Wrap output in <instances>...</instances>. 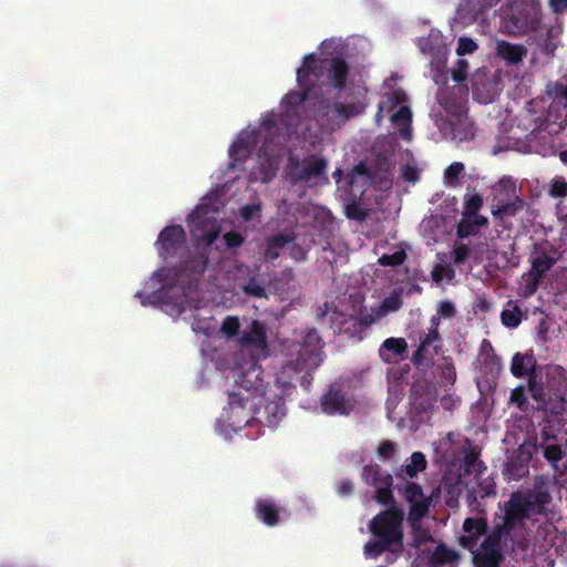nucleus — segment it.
I'll return each mask as SVG.
<instances>
[{"label": "nucleus", "instance_id": "45", "mask_svg": "<svg viewBox=\"0 0 567 567\" xmlns=\"http://www.w3.org/2000/svg\"><path fill=\"white\" fill-rule=\"evenodd\" d=\"M432 79L435 82V84L440 85L441 87H447V70L445 69L444 64L440 61L437 63L432 62Z\"/></svg>", "mask_w": 567, "mask_h": 567}, {"label": "nucleus", "instance_id": "26", "mask_svg": "<svg viewBox=\"0 0 567 567\" xmlns=\"http://www.w3.org/2000/svg\"><path fill=\"white\" fill-rule=\"evenodd\" d=\"M362 480L367 485L379 487L393 486L392 475L383 471L378 464L365 465L362 470Z\"/></svg>", "mask_w": 567, "mask_h": 567}, {"label": "nucleus", "instance_id": "63", "mask_svg": "<svg viewBox=\"0 0 567 567\" xmlns=\"http://www.w3.org/2000/svg\"><path fill=\"white\" fill-rule=\"evenodd\" d=\"M528 277L530 280L527 282L525 287L526 296L535 293L538 289L539 281L542 280V278H538L537 275H528Z\"/></svg>", "mask_w": 567, "mask_h": 567}, {"label": "nucleus", "instance_id": "30", "mask_svg": "<svg viewBox=\"0 0 567 567\" xmlns=\"http://www.w3.org/2000/svg\"><path fill=\"white\" fill-rule=\"evenodd\" d=\"M322 64L323 62L317 59L315 54L306 55L303 59V65L297 70V80L299 84L307 82L310 75L319 78L324 69Z\"/></svg>", "mask_w": 567, "mask_h": 567}, {"label": "nucleus", "instance_id": "19", "mask_svg": "<svg viewBox=\"0 0 567 567\" xmlns=\"http://www.w3.org/2000/svg\"><path fill=\"white\" fill-rule=\"evenodd\" d=\"M442 349V338L440 333L427 332L421 338L417 349L412 355L415 365L430 367L433 364L434 358L439 355Z\"/></svg>", "mask_w": 567, "mask_h": 567}, {"label": "nucleus", "instance_id": "41", "mask_svg": "<svg viewBox=\"0 0 567 567\" xmlns=\"http://www.w3.org/2000/svg\"><path fill=\"white\" fill-rule=\"evenodd\" d=\"M393 486H383L375 489L374 499L382 506H386V508L396 506L395 498L392 491Z\"/></svg>", "mask_w": 567, "mask_h": 567}, {"label": "nucleus", "instance_id": "56", "mask_svg": "<svg viewBox=\"0 0 567 567\" xmlns=\"http://www.w3.org/2000/svg\"><path fill=\"white\" fill-rule=\"evenodd\" d=\"M550 194L554 197H566L567 196V182L565 179H556L553 182L550 187Z\"/></svg>", "mask_w": 567, "mask_h": 567}, {"label": "nucleus", "instance_id": "46", "mask_svg": "<svg viewBox=\"0 0 567 567\" xmlns=\"http://www.w3.org/2000/svg\"><path fill=\"white\" fill-rule=\"evenodd\" d=\"M412 113L409 106H400L399 110L392 114L391 121L394 124L410 126Z\"/></svg>", "mask_w": 567, "mask_h": 567}, {"label": "nucleus", "instance_id": "29", "mask_svg": "<svg viewBox=\"0 0 567 567\" xmlns=\"http://www.w3.org/2000/svg\"><path fill=\"white\" fill-rule=\"evenodd\" d=\"M426 458L422 452H413L410 456V463L401 466L395 472V476L399 480L414 478L426 468Z\"/></svg>", "mask_w": 567, "mask_h": 567}, {"label": "nucleus", "instance_id": "60", "mask_svg": "<svg viewBox=\"0 0 567 567\" xmlns=\"http://www.w3.org/2000/svg\"><path fill=\"white\" fill-rule=\"evenodd\" d=\"M464 463L467 467L477 471L482 466V462L478 460V454L474 451L466 453Z\"/></svg>", "mask_w": 567, "mask_h": 567}, {"label": "nucleus", "instance_id": "43", "mask_svg": "<svg viewBox=\"0 0 567 567\" xmlns=\"http://www.w3.org/2000/svg\"><path fill=\"white\" fill-rule=\"evenodd\" d=\"M406 259V254L403 249L401 250H398L393 254H384L382 255L378 262L383 266V267H395V266H400L404 262V260Z\"/></svg>", "mask_w": 567, "mask_h": 567}, {"label": "nucleus", "instance_id": "64", "mask_svg": "<svg viewBox=\"0 0 567 567\" xmlns=\"http://www.w3.org/2000/svg\"><path fill=\"white\" fill-rule=\"evenodd\" d=\"M549 2L555 13L567 12V0H549Z\"/></svg>", "mask_w": 567, "mask_h": 567}, {"label": "nucleus", "instance_id": "2", "mask_svg": "<svg viewBox=\"0 0 567 567\" xmlns=\"http://www.w3.org/2000/svg\"><path fill=\"white\" fill-rule=\"evenodd\" d=\"M322 340L316 329L306 331L301 341H293L287 353V361L276 373V383L284 393H289L299 383L309 390L313 371L322 363Z\"/></svg>", "mask_w": 567, "mask_h": 567}, {"label": "nucleus", "instance_id": "20", "mask_svg": "<svg viewBox=\"0 0 567 567\" xmlns=\"http://www.w3.org/2000/svg\"><path fill=\"white\" fill-rule=\"evenodd\" d=\"M467 93L464 86L440 87L436 93L437 103L452 115H460L463 111L462 97Z\"/></svg>", "mask_w": 567, "mask_h": 567}, {"label": "nucleus", "instance_id": "1", "mask_svg": "<svg viewBox=\"0 0 567 567\" xmlns=\"http://www.w3.org/2000/svg\"><path fill=\"white\" fill-rule=\"evenodd\" d=\"M550 501L551 496L545 485L513 492L502 506V523L492 532L505 538V543L525 548L527 520L537 522L538 516H546Z\"/></svg>", "mask_w": 567, "mask_h": 567}, {"label": "nucleus", "instance_id": "18", "mask_svg": "<svg viewBox=\"0 0 567 567\" xmlns=\"http://www.w3.org/2000/svg\"><path fill=\"white\" fill-rule=\"evenodd\" d=\"M320 406L322 412L328 415H347L350 411V405L340 384L333 383L320 398Z\"/></svg>", "mask_w": 567, "mask_h": 567}, {"label": "nucleus", "instance_id": "37", "mask_svg": "<svg viewBox=\"0 0 567 567\" xmlns=\"http://www.w3.org/2000/svg\"><path fill=\"white\" fill-rule=\"evenodd\" d=\"M483 206V197L480 194L466 195L462 215L465 217L481 216L478 210Z\"/></svg>", "mask_w": 567, "mask_h": 567}, {"label": "nucleus", "instance_id": "57", "mask_svg": "<svg viewBox=\"0 0 567 567\" xmlns=\"http://www.w3.org/2000/svg\"><path fill=\"white\" fill-rule=\"evenodd\" d=\"M464 169V165L461 162H453L445 169V178L450 182L453 179H457L462 171Z\"/></svg>", "mask_w": 567, "mask_h": 567}, {"label": "nucleus", "instance_id": "13", "mask_svg": "<svg viewBox=\"0 0 567 567\" xmlns=\"http://www.w3.org/2000/svg\"><path fill=\"white\" fill-rule=\"evenodd\" d=\"M327 166L328 162L324 157L310 155L301 164L297 163L296 169L291 172V178L296 183H310L312 181L328 183Z\"/></svg>", "mask_w": 567, "mask_h": 567}, {"label": "nucleus", "instance_id": "44", "mask_svg": "<svg viewBox=\"0 0 567 567\" xmlns=\"http://www.w3.org/2000/svg\"><path fill=\"white\" fill-rule=\"evenodd\" d=\"M240 329V322L238 317L227 316L220 327V331L227 338L236 337Z\"/></svg>", "mask_w": 567, "mask_h": 567}, {"label": "nucleus", "instance_id": "40", "mask_svg": "<svg viewBox=\"0 0 567 567\" xmlns=\"http://www.w3.org/2000/svg\"><path fill=\"white\" fill-rule=\"evenodd\" d=\"M245 295L255 297V298H266L267 292L265 286L257 280L256 277H251L248 279L246 284L241 287Z\"/></svg>", "mask_w": 567, "mask_h": 567}, {"label": "nucleus", "instance_id": "58", "mask_svg": "<svg viewBox=\"0 0 567 567\" xmlns=\"http://www.w3.org/2000/svg\"><path fill=\"white\" fill-rule=\"evenodd\" d=\"M259 212V204H249L240 208V216L244 220H251Z\"/></svg>", "mask_w": 567, "mask_h": 567}, {"label": "nucleus", "instance_id": "34", "mask_svg": "<svg viewBox=\"0 0 567 567\" xmlns=\"http://www.w3.org/2000/svg\"><path fill=\"white\" fill-rule=\"evenodd\" d=\"M261 413L260 410L257 414ZM266 422L269 426L275 425L285 415V401L281 396L276 395V400L267 403L262 410Z\"/></svg>", "mask_w": 567, "mask_h": 567}, {"label": "nucleus", "instance_id": "38", "mask_svg": "<svg viewBox=\"0 0 567 567\" xmlns=\"http://www.w3.org/2000/svg\"><path fill=\"white\" fill-rule=\"evenodd\" d=\"M250 143L244 138H239L229 147V155L235 161H244L250 155Z\"/></svg>", "mask_w": 567, "mask_h": 567}, {"label": "nucleus", "instance_id": "3", "mask_svg": "<svg viewBox=\"0 0 567 567\" xmlns=\"http://www.w3.org/2000/svg\"><path fill=\"white\" fill-rule=\"evenodd\" d=\"M403 522L404 511L399 506L380 511L368 524L372 538L364 544V556L377 559L384 553L401 555L404 548Z\"/></svg>", "mask_w": 567, "mask_h": 567}, {"label": "nucleus", "instance_id": "7", "mask_svg": "<svg viewBox=\"0 0 567 567\" xmlns=\"http://www.w3.org/2000/svg\"><path fill=\"white\" fill-rule=\"evenodd\" d=\"M560 431L557 427L542 426L540 441L537 444V450L542 452L544 458L555 471L559 470L558 462L564 458L567 451V440L558 436Z\"/></svg>", "mask_w": 567, "mask_h": 567}, {"label": "nucleus", "instance_id": "14", "mask_svg": "<svg viewBox=\"0 0 567 567\" xmlns=\"http://www.w3.org/2000/svg\"><path fill=\"white\" fill-rule=\"evenodd\" d=\"M540 386L545 395H566L567 378L564 368L555 364H547L540 368Z\"/></svg>", "mask_w": 567, "mask_h": 567}, {"label": "nucleus", "instance_id": "35", "mask_svg": "<svg viewBox=\"0 0 567 567\" xmlns=\"http://www.w3.org/2000/svg\"><path fill=\"white\" fill-rule=\"evenodd\" d=\"M524 313L520 307L514 302L508 301L506 308H504L501 312V321L507 328H517L522 320Z\"/></svg>", "mask_w": 567, "mask_h": 567}, {"label": "nucleus", "instance_id": "22", "mask_svg": "<svg viewBox=\"0 0 567 567\" xmlns=\"http://www.w3.org/2000/svg\"><path fill=\"white\" fill-rule=\"evenodd\" d=\"M240 344L243 347H252L259 350H266L267 332L266 327L258 320H252L248 329H246L240 337Z\"/></svg>", "mask_w": 567, "mask_h": 567}, {"label": "nucleus", "instance_id": "52", "mask_svg": "<svg viewBox=\"0 0 567 567\" xmlns=\"http://www.w3.org/2000/svg\"><path fill=\"white\" fill-rule=\"evenodd\" d=\"M477 48L476 42L471 38H460L456 52L458 55L472 54Z\"/></svg>", "mask_w": 567, "mask_h": 567}, {"label": "nucleus", "instance_id": "10", "mask_svg": "<svg viewBox=\"0 0 567 567\" xmlns=\"http://www.w3.org/2000/svg\"><path fill=\"white\" fill-rule=\"evenodd\" d=\"M543 388L539 386V396L533 399L538 411L545 412L546 416L540 424L542 426H551L553 429L561 430L566 424L563 415L566 409V395H545Z\"/></svg>", "mask_w": 567, "mask_h": 567}, {"label": "nucleus", "instance_id": "11", "mask_svg": "<svg viewBox=\"0 0 567 567\" xmlns=\"http://www.w3.org/2000/svg\"><path fill=\"white\" fill-rule=\"evenodd\" d=\"M396 489L410 504L408 520L411 525L415 526L429 513V498L424 496L423 489L417 483L406 482L403 485L398 484Z\"/></svg>", "mask_w": 567, "mask_h": 567}, {"label": "nucleus", "instance_id": "4", "mask_svg": "<svg viewBox=\"0 0 567 567\" xmlns=\"http://www.w3.org/2000/svg\"><path fill=\"white\" fill-rule=\"evenodd\" d=\"M207 265V255L197 252L189 255L179 266L166 270V278L171 280V286L168 287V284H165L162 292L172 303L181 308V311H184L186 306V289L184 284L187 281L188 289L192 288L193 284L196 287L198 278L205 272Z\"/></svg>", "mask_w": 567, "mask_h": 567}, {"label": "nucleus", "instance_id": "6", "mask_svg": "<svg viewBox=\"0 0 567 567\" xmlns=\"http://www.w3.org/2000/svg\"><path fill=\"white\" fill-rule=\"evenodd\" d=\"M540 368L533 354L516 352L512 358L511 373L515 378L527 377V390L532 399L539 396Z\"/></svg>", "mask_w": 567, "mask_h": 567}, {"label": "nucleus", "instance_id": "16", "mask_svg": "<svg viewBox=\"0 0 567 567\" xmlns=\"http://www.w3.org/2000/svg\"><path fill=\"white\" fill-rule=\"evenodd\" d=\"M229 404V420L231 422L240 424L244 422L246 425L252 420L250 411L256 405L255 395L252 393L244 394L241 391L231 392L228 395Z\"/></svg>", "mask_w": 567, "mask_h": 567}, {"label": "nucleus", "instance_id": "36", "mask_svg": "<svg viewBox=\"0 0 567 567\" xmlns=\"http://www.w3.org/2000/svg\"><path fill=\"white\" fill-rule=\"evenodd\" d=\"M526 205L527 204L523 198L516 196L514 200L498 205L496 209L492 212V214L494 217H498L502 219L505 217H514L519 212H522L526 207Z\"/></svg>", "mask_w": 567, "mask_h": 567}, {"label": "nucleus", "instance_id": "24", "mask_svg": "<svg viewBox=\"0 0 567 567\" xmlns=\"http://www.w3.org/2000/svg\"><path fill=\"white\" fill-rule=\"evenodd\" d=\"M349 75V65L341 56L332 58L327 68V78L331 85L342 91L346 87L347 79Z\"/></svg>", "mask_w": 567, "mask_h": 567}, {"label": "nucleus", "instance_id": "27", "mask_svg": "<svg viewBox=\"0 0 567 567\" xmlns=\"http://www.w3.org/2000/svg\"><path fill=\"white\" fill-rule=\"evenodd\" d=\"M487 225L488 219L485 216L465 217L462 215L456 226V236L460 239L475 236L482 227H486Z\"/></svg>", "mask_w": 567, "mask_h": 567}, {"label": "nucleus", "instance_id": "51", "mask_svg": "<svg viewBox=\"0 0 567 567\" xmlns=\"http://www.w3.org/2000/svg\"><path fill=\"white\" fill-rule=\"evenodd\" d=\"M395 451H396V445L395 443L389 441V440H384L382 441L379 446H378V455L384 460H390L394 456L395 454Z\"/></svg>", "mask_w": 567, "mask_h": 567}, {"label": "nucleus", "instance_id": "23", "mask_svg": "<svg viewBox=\"0 0 567 567\" xmlns=\"http://www.w3.org/2000/svg\"><path fill=\"white\" fill-rule=\"evenodd\" d=\"M496 55L508 65H517L527 55L524 44H514L505 40H498L495 49Z\"/></svg>", "mask_w": 567, "mask_h": 567}, {"label": "nucleus", "instance_id": "21", "mask_svg": "<svg viewBox=\"0 0 567 567\" xmlns=\"http://www.w3.org/2000/svg\"><path fill=\"white\" fill-rule=\"evenodd\" d=\"M255 516L266 526L274 527L280 523L282 509L271 498H258L254 506Z\"/></svg>", "mask_w": 567, "mask_h": 567}, {"label": "nucleus", "instance_id": "8", "mask_svg": "<svg viewBox=\"0 0 567 567\" xmlns=\"http://www.w3.org/2000/svg\"><path fill=\"white\" fill-rule=\"evenodd\" d=\"M505 538L491 532L481 543L478 549L474 550L473 563L475 567H501L504 560L502 553L503 545H507Z\"/></svg>", "mask_w": 567, "mask_h": 567}, {"label": "nucleus", "instance_id": "50", "mask_svg": "<svg viewBox=\"0 0 567 567\" xmlns=\"http://www.w3.org/2000/svg\"><path fill=\"white\" fill-rule=\"evenodd\" d=\"M470 247L465 244L455 245L452 256L455 265L464 264L470 256Z\"/></svg>", "mask_w": 567, "mask_h": 567}, {"label": "nucleus", "instance_id": "31", "mask_svg": "<svg viewBox=\"0 0 567 567\" xmlns=\"http://www.w3.org/2000/svg\"><path fill=\"white\" fill-rule=\"evenodd\" d=\"M260 374V369L254 365L248 371L241 373L236 380V383L247 393H250L251 390L257 391L262 386Z\"/></svg>", "mask_w": 567, "mask_h": 567}, {"label": "nucleus", "instance_id": "54", "mask_svg": "<svg viewBox=\"0 0 567 567\" xmlns=\"http://www.w3.org/2000/svg\"><path fill=\"white\" fill-rule=\"evenodd\" d=\"M467 69H468L467 61L464 59H460L457 61V68L453 69V71H452V79L456 83H462L463 81H465V79L467 76Z\"/></svg>", "mask_w": 567, "mask_h": 567}, {"label": "nucleus", "instance_id": "32", "mask_svg": "<svg viewBox=\"0 0 567 567\" xmlns=\"http://www.w3.org/2000/svg\"><path fill=\"white\" fill-rule=\"evenodd\" d=\"M460 558L461 556L456 550L449 548L445 544H440L432 553L430 561L432 566L439 567L445 564L456 563Z\"/></svg>", "mask_w": 567, "mask_h": 567}, {"label": "nucleus", "instance_id": "5", "mask_svg": "<svg viewBox=\"0 0 567 567\" xmlns=\"http://www.w3.org/2000/svg\"><path fill=\"white\" fill-rule=\"evenodd\" d=\"M504 33L522 37L543 29L542 6L538 0H513L503 19Z\"/></svg>", "mask_w": 567, "mask_h": 567}, {"label": "nucleus", "instance_id": "59", "mask_svg": "<svg viewBox=\"0 0 567 567\" xmlns=\"http://www.w3.org/2000/svg\"><path fill=\"white\" fill-rule=\"evenodd\" d=\"M402 306V301L398 296H391L383 300L382 302V309L388 311H396Z\"/></svg>", "mask_w": 567, "mask_h": 567}, {"label": "nucleus", "instance_id": "15", "mask_svg": "<svg viewBox=\"0 0 567 567\" xmlns=\"http://www.w3.org/2000/svg\"><path fill=\"white\" fill-rule=\"evenodd\" d=\"M186 241V234L181 225L166 226L158 235L156 247L159 256H174Z\"/></svg>", "mask_w": 567, "mask_h": 567}, {"label": "nucleus", "instance_id": "17", "mask_svg": "<svg viewBox=\"0 0 567 567\" xmlns=\"http://www.w3.org/2000/svg\"><path fill=\"white\" fill-rule=\"evenodd\" d=\"M488 524L486 517H467L465 518L462 529L464 535L458 536V545L474 553L477 549V543L482 536L487 533Z\"/></svg>", "mask_w": 567, "mask_h": 567}, {"label": "nucleus", "instance_id": "49", "mask_svg": "<svg viewBox=\"0 0 567 567\" xmlns=\"http://www.w3.org/2000/svg\"><path fill=\"white\" fill-rule=\"evenodd\" d=\"M436 313L442 319H451L455 316L456 308H455L454 303L450 300L440 301L437 303Z\"/></svg>", "mask_w": 567, "mask_h": 567}, {"label": "nucleus", "instance_id": "55", "mask_svg": "<svg viewBox=\"0 0 567 567\" xmlns=\"http://www.w3.org/2000/svg\"><path fill=\"white\" fill-rule=\"evenodd\" d=\"M417 524L419 523H416L415 526L411 525L414 529L413 545L415 547H419L421 544L432 539L429 532L426 529H422Z\"/></svg>", "mask_w": 567, "mask_h": 567}, {"label": "nucleus", "instance_id": "33", "mask_svg": "<svg viewBox=\"0 0 567 567\" xmlns=\"http://www.w3.org/2000/svg\"><path fill=\"white\" fill-rule=\"evenodd\" d=\"M291 241H293V237L285 234H278L272 237H269L267 239L265 249L266 259H277L280 256L281 249Z\"/></svg>", "mask_w": 567, "mask_h": 567}, {"label": "nucleus", "instance_id": "61", "mask_svg": "<svg viewBox=\"0 0 567 567\" xmlns=\"http://www.w3.org/2000/svg\"><path fill=\"white\" fill-rule=\"evenodd\" d=\"M555 99H560L565 101V105L567 106V84L564 85L561 83H556L551 91Z\"/></svg>", "mask_w": 567, "mask_h": 567}, {"label": "nucleus", "instance_id": "42", "mask_svg": "<svg viewBox=\"0 0 567 567\" xmlns=\"http://www.w3.org/2000/svg\"><path fill=\"white\" fill-rule=\"evenodd\" d=\"M369 215V210L361 207L360 204L355 202L346 205V216L349 219L364 221Z\"/></svg>", "mask_w": 567, "mask_h": 567}, {"label": "nucleus", "instance_id": "25", "mask_svg": "<svg viewBox=\"0 0 567 567\" xmlns=\"http://www.w3.org/2000/svg\"><path fill=\"white\" fill-rule=\"evenodd\" d=\"M408 350V343L403 338H388L385 339L380 349L379 357L384 363L396 362L398 358L403 357Z\"/></svg>", "mask_w": 567, "mask_h": 567}, {"label": "nucleus", "instance_id": "53", "mask_svg": "<svg viewBox=\"0 0 567 567\" xmlns=\"http://www.w3.org/2000/svg\"><path fill=\"white\" fill-rule=\"evenodd\" d=\"M224 241L227 248H237L244 244L245 238L240 233L230 230L224 234Z\"/></svg>", "mask_w": 567, "mask_h": 567}, {"label": "nucleus", "instance_id": "62", "mask_svg": "<svg viewBox=\"0 0 567 567\" xmlns=\"http://www.w3.org/2000/svg\"><path fill=\"white\" fill-rule=\"evenodd\" d=\"M354 489V486H353V483L350 481V480H342L339 484H338V494L341 495V496H347V495H350Z\"/></svg>", "mask_w": 567, "mask_h": 567}, {"label": "nucleus", "instance_id": "48", "mask_svg": "<svg viewBox=\"0 0 567 567\" xmlns=\"http://www.w3.org/2000/svg\"><path fill=\"white\" fill-rule=\"evenodd\" d=\"M308 99V91H291L284 97V103L290 107L298 106Z\"/></svg>", "mask_w": 567, "mask_h": 567}, {"label": "nucleus", "instance_id": "47", "mask_svg": "<svg viewBox=\"0 0 567 567\" xmlns=\"http://www.w3.org/2000/svg\"><path fill=\"white\" fill-rule=\"evenodd\" d=\"M334 111L342 120H349L359 113V109L354 104L334 103Z\"/></svg>", "mask_w": 567, "mask_h": 567}, {"label": "nucleus", "instance_id": "9", "mask_svg": "<svg viewBox=\"0 0 567 567\" xmlns=\"http://www.w3.org/2000/svg\"><path fill=\"white\" fill-rule=\"evenodd\" d=\"M330 321L337 324V332L348 334L350 338H355L361 341L367 330L375 321V317L372 313H364L360 316H344L338 312L337 308L333 309L330 316Z\"/></svg>", "mask_w": 567, "mask_h": 567}, {"label": "nucleus", "instance_id": "39", "mask_svg": "<svg viewBox=\"0 0 567 567\" xmlns=\"http://www.w3.org/2000/svg\"><path fill=\"white\" fill-rule=\"evenodd\" d=\"M509 402L522 412H526L528 410L526 388L523 384L517 385L511 391Z\"/></svg>", "mask_w": 567, "mask_h": 567}, {"label": "nucleus", "instance_id": "28", "mask_svg": "<svg viewBox=\"0 0 567 567\" xmlns=\"http://www.w3.org/2000/svg\"><path fill=\"white\" fill-rule=\"evenodd\" d=\"M557 258L549 254L545 248L537 247L535 257L532 259V268L528 275H537L543 278L545 274L556 264Z\"/></svg>", "mask_w": 567, "mask_h": 567}, {"label": "nucleus", "instance_id": "12", "mask_svg": "<svg viewBox=\"0 0 567 567\" xmlns=\"http://www.w3.org/2000/svg\"><path fill=\"white\" fill-rule=\"evenodd\" d=\"M192 236L198 241L212 246L219 236V227L214 217H208L206 208L197 207L188 217Z\"/></svg>", "mask_w": 567, "mask_h": 567}]
</instances>
